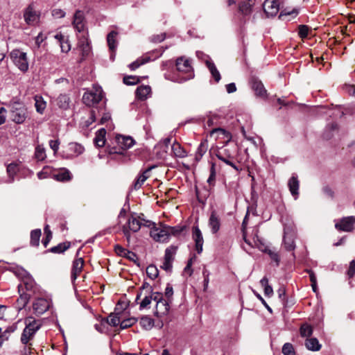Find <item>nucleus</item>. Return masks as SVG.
I'll list each match as a JSON object with an SVG mask.
<instances>
[{"mask_svg":"<svg viewBox=\"0 0 355 355\" xmlns=\"http://www.w3.org/2000/svg\"><path fill=\"white\" fill-rule=\"evenodd\" d=\"M282 353L284 355H295L293 346L289 343H286L283 345Z\"/></svg>","mask_w":355,"mask_h":355,"instance_id":"obj_53","label":"nucleus"},{"mask_svg":"<svg viewBox=\"0 0 355 355\" xmlns=\"http://www.w3.org/2000/svg\"><path fill=\"white\" fill-rule=\"evenodd\" d=\"M35 106L37 112L42 114L46 108V103L40 96H35Z\"/></svg>","mask_w":355,"mask_h":355,"instance_id":"obj_39","label":"nucleus"},{"mask_svg":"<svg viewBox=\"0 0 355 355\" xmlns=\"http://www.w3.org/2000/svg\"><path fill=\"white\" fill-rule=\"evenodd\" d=\"M175 248L171 247L165 250L164 260L170 262H173L174 259V254L175 253Z\"/></svg>","mask_w":355,"mask_h":355,"instance_id":"obj_52","label":"nucleus"},{"mask_svg":"<svg viewBox=\"0 0 355 355\" xmlns=\"http://www.w3.org/2000/svg\"><path fill=\"white\" fill-rule=\"evenodd\" d=\"M252 89L256 92L257 95L260 96H263L266 93V90L265 89L261 81L259 80H254L252 82Z\"/></svg>","mask_w":355,"mask_h":355,"instance_id":"obj_38","label":"nucleus"},{"mask_svg":"<svg viewBox=\"0 0 355 355\" xmlns=\"http://www.w3.org/2000/svg\"><path fill=\"white\" fill-rule=\"evenodd\" d=\"M255 3V0H247L243 1L239 5L240 11L244 15H248L251 12L252 8Z\"/></svg>","mask_w":355,"mask_h":355,"instance_id":"obj_31","label":"nucleus"},{"mask_svg":"<svg viewBox=\"0 0 355 355\" xmlns=\"http://www.w3.org/2000/svg\"><path fill=\"white\" fill-rule=\"evenodd\" d=\"M192 239L195 242L196 250L198 254L202 252L204 239L202 232L198 226H194L192 229Z\"/></svg>","mask_w":355,"mask_h":355,"instance_id":"obj_11","label":"nucleus"},{"mask_svg":"<svg viewBox=\"0 0 355 355\" xmlns=\"http://www.w3.org/2000/svg\"><path fill=\"white\" fill-rule=\"evenodd\" d=\"M288 186L292 196H295V199H296L298 196L299 190V181L297 178L294 175L292 176L288 180Z\"/></svg>","mask_w":355,"mask_h":355,"instance_id":"obj_24","label":"nucleus"},{"mask_svg":"<svg viewBox=\"0 0 355 355\" xmlns=\"http://www.w3.org/2000/svg\"><path fill=\"white\" fill-rule=\"evenodd\" d=\"M216 156L217 157L223 161V162H225L226 164L229 165V166H231L232 168H234L236 171H239V168L237 167V166L234 163L232 162L231 160H230L229 159L227 158H225L224 157L221 153L220 152H218L217 154H216Z\"/></svg>","mask_w":355,"mask_h":355,"instance_id":"obj_55","label":"nucleus"},{"mask_svg":"<svg viewBox=\"0 0 355 355\" xmlns=\"http://www.w3.org/2000/svg\"><path fill=\"white\" fill-rule=\"evenodd\" d=\"M263 6L268 16H275L279 12V4L276 0H266Z\"/></svg>","mask_w":355,"mask_h":355,"instance_id":"obj_13","label":"nucleus"},{"mask_svg":"<svg viewBox=\"0 0 355 355\" xmlns=\"http://www.w3.org/2000/svg\"><path fill=\"white\" fill-rule=\"evenodd\" d=\"M117 308L115 309V312L110 314L107 318V322L109 324L116 327L118 324H120V322L121 320V314L119 312H116Z\"/></svg>","mask_w":355,"mask_h":355,"instance_id":"obj_34","label":"nucleus"},{"mask_svg":"<svg viewBox=\"0 0 355 355\" xmlns=\"http://www.w3.org/2000/svg\"><path fill=\"white\" fill-rule=\"evenodd\" d=\"M155 166L148 167L140 174L133 184V189L138 190L141 187L145 181L149 178V173Z\"/></svg>","mask_w":355,"mask_h":355,"instance_id":"obj_19","label":"nucleus"},{"mask_svg":"<svg viewBox=\"0 0 355 355\" xmlns=\"http://www.w3.org/2000/svg\"><path fill=\"white\" fill-rule=\"evenodd\" d=\"M262 251L268 253L269 254V256L270 257V258L277 263V264L278 265L279 264V255L277 253L273 252L272 250L267 248L266 247L264 248V249H261Z\"/></svg>","mask_w":355,"mask_h":355,"instance_id":"obj_58","label":"nucleus"},{"mask_svg":"<svg viewBox=\"0 0 355 355\" xmlns=\"http://www.w3.org/2000/svg\"><path fill=\"white\" fill-rule=\"evenodd\" d=\"M56 105L62 110H67L69 107L70 98L67 94H60L55 100Z\"/></svg>","mask_w":355,"mask_h":355,"instance_id":"obj_25","label":"nucleus"},{"mask_svg":"<svg viewBox=\"0 0 355 355\" xmlns=\"http://www.w3.org/2000/svg\"><path fill=\"white\" fill-rule=\"evenodd\" d=\"M347 275L349 277H352L355 275V259L349 263Z\"/></svg>","mask_w":355,"mask_h":355,"instance_id":"obj_64","label":"nucleus"},{"mask_svg":"<svg viewBox=\"0 0 355 355\" xmlns=\"http://www.w3.org/2000/svg\"><path fill=\"white\" fill-rule=\"evenodd\" d=\"M35 334L36 333L34 332L33 329H30L29 327H25L21 334V342L25 345H28L31 346V344H28V343L33 338ZM30 349L31 347H28V349L29 350Z\"/></svg>","mask_w":355,"mask_h":355,"instance_id":"obj_21","label":"nucleus"},{"mask_svg":"<svg viewBox=\"0 0 355 355\" xmlns=\"http://www.w3.org/2000/svg\"><path fill=\"white\" fill-rule=\"evenodd\" d=\"M137 322L135 318H130L128 319H123L121 317V320L120 322V327L121 329H127L131 326H132Z\"/></svg>","mask_w":355,"mask_h":355,"instance_id":"obj_49","label":"nucleus"},{"mask_svg":"<svg viewBox=\"0 0 355 355\" xmlns=\"http://www.w3.org/2000/svg\"><path fill=\"white\" fill-rule=\"evenodd\" d=\"M40 236L41 230L40 229L33 230L31 233V244L33 246H38L40 243Z\"/></svg>","mask_w":355,"mask_h":355,"instance_id":"obj_45","label":"nucleus"},{"mask_svg":"<svg viewBox=\"0 0 355 355\" xmlns=\"http://www.w3.org/2000/svg\"><path fill=\"white\" fill-rule=\"evenodd\" d=\"M298 31L299 36L304 39L308 36L309 28L306 25H300Z\"/></svg>","mask_w":355,"mask_h":355,"instance_id":"obj_57","label":"nucleus"},{"mask_svg":"<svg viewBox=\"0 0 355 355\" xmlns=\"http://www.w3.org/2000/svg\"><path fill=\"white\" fill-rule=\"evenodd\" d=\"M212 234H216L220 227V218L216 211H212L208 221Z\"/></svg>","mask_w":355,"mask_h":355,"instance_id":"obj_14","label":"nucleus"},{"mask_svg":"<svg viewBox=\"0 0 355 355\" xmlns=\"http://www.w3.org/2000/svg\"><path fill=\"white\" fill-rule=\"evenodd\" d=\"M68 151L69 153L67 155V158H73L83 154L85 151V148L78 143L71 142L68 145Z\"/></svg>","mask_w":355,"mask_h":355,"instance_id":"obj_15","label":"nucleus"},{"mask_svg":"<svg viewBox=\"0 0 355 355\" xmlns=\"http://www.w3.org/2000/svg\"><path fill=\"white\" fill-rule=\"evenodd\" d=\"M114 249H115L116 253L118 255L124 257L128 259L129 260L136 263V261L137 260V257L135 253H134L131 251H129L120 245H116Z\"/></svg>","mask_w":355,"mask_h":355,"instance_id":"obj_17","label":"nucleus"},{"mask_svg":"<svg viewBox=\"0 0 355 355\" xmlns=\"http://www.w3.org/2000/svg\"><path fill=\"white\" fill-rule=\"evenodd\" d=\"M139 82V78L137 76H125L123 78V83L127 85H135Z\"/></svg>","mask_w":355,"mask_h":355,"instance_id":"obj_59","label":"nucleus"},{"mask_svg":"<svg viewBox=\"0 0 355 355\" xmlns=\"http://www.w3.org/2000/svg\"><path fill=\"white\" fill-rule=\"evenodd\" d=\"M176 67L179 72L185 74V76L182 78L181 81H186L193 77L192 67L189 60L184 59L182 57L178 58L176 60Z\"/></svg>","mask_w":355,"mask_h":355,"instance_id":"obj_6","label":"nucleus"},{"mask_svg":"<svg viewBox=\"0 0 355 355\" xmlns=\"http://www.w3.org/2000/svg\"><path fill=\"white\" fill-rule=\"evenodd\" d=\"M144 225L150 227V235L156 242L164 243L168 241V232L166 225H159L158 227L150 220H147Z\"/></svg>","mask_w":355,"mask_h":355,"instance_id":"obj_2","label":"nucleus"},{"mask_svg":"<svg viewBox=\"0 0 355 355\" xmlns=\"http://www.w3.org/2000/svg\"><path fill=\"white\" fill-rule=\"evenodd\" d=\"M6 52H7V46L6 45V43L4 42H0V62L4 59Z\"/></svg>","mask_w":355,"mask_h":355,"instance_id":"obj_61","label":"nucleus"},{"mask_svg":"<svg viewBox=\"0 0 355 355\" xmlns=\"http://www.w3.org/2000/svg\"><path fill=\"white\" fill-rule=\"evenodd\" d=\"M300 335L302 337H309L313 333V328L308 324H303L300 327Z\"/></svg>","mask_w":355,"mask_h":355,"instance_id":"obj_48","label":"nucleus"},{"mask_svg":"<svg viewBox=\"0 0 355 355\" xmlns=\"http://www.w3.org/2000/svg\"><path fill=\"white\" fill-rule=\"evenodd\" d=\"M151 93V87L149 85H141L136 90L137 97L141 100H146Z\"/></svg>","mask_w":355,"mask_h":355,"instance_id":"obj_22","label":"nucleus"},{"mask_svg":"<svg viewBox=\"0 0 355 355\" xmlns=\"http://www.w3.org/2000/svg\"><path fill=\"white\" fill-rule=\"evenodd\" d=\"M35 157L37 161H44L46 159V150L42 145H37L35 147Z\"/></svg>","mask_w":355,"mask_h":355,"instance_id":"obj_42","label":"nucleus"},{"mask_svg":"<svg viewBox=\"0 0 355 355\" xmlns=\"http://www.w3.org/2000/svg\"><path fill=\"white\" fill-rule=\"evenodd\" d=\"M155 292L152 293L150 295H146L144 298L141 300V302L139 303V309L141 310L148 308L152 300L155 301Z\"/></svg>","mask_w":355,"mask_h":355,"instance_id":"obj_44","label":"nucleus"},{"mask_svg":"<svg viewBox=\"0 0 355 355\" xmlns=\"http://www.w3.org/2000/svg\"><path fill=\"white\" fill-rule=\"evenodd\" d=\"M23 286V291L24 288L29 291H32L35 286V282L33 279L27 277L23 279V282L21 284Z\"/></svg>","mask_w":355,"mask_h":355,"instance_id":"obj_51","label":"nucleus"},{"mask_svg":"<svg viewBox=\"0 0 355 355\" xmlns=\"http://www.w3.org/2000/svg\"><path fill=\"white\" fill-rule=\"evenodd\" d=\"M103 89L100 86L94 85L92 89L85 92L83 101L87 106H93L98 103L103 98Z\"/></svg>","mask_w":355,"mask_h":355,"instance_id":"obj_4","label":"nucleus"},{"mask_svg":"<svg viewBox=\"0 0 355 355\" xmlns=\"http://www.w3.org/2000/svg\"><path fill=\"white\" fill-rule=\"evenodd\" d=\"M72 26L78 33H87L86 20L83 11L78 10L73 15Z\"/></svg>","mask_w":355,"mask_h":355,"instance_id":"obj_8","label":"nucleus"},{"mask_svg":"<svg viewBox=\"0 0 355 355\" xmlns=\"http://www.w3.org/2000/svg\"><path fill=\"white\" fill-rule=\"evenodd\" d=\"M71 172L66 168L61 169L57 174L54 175V178L58 181L66 182L71 180Z\"/></svg>","mask_w":355,"mask_h":355,"instance_id":"obj_30","label":"nucleus"},{"mask_svg":"<svg viewBox=\"0 0 355 355\" xmlns=\"http://www.w3.org/2000/svg\"><path fill=\"white\" fill-rule=\"evenodd\" d=\"M59 146L60 141L58 139L49 141V146L53 150L55 154L58 152L59 149Z\"/></svg>","mask_w":355,"mask_h":355,"instance_id":"obj_62","label":"nucleus"},{"mask_svg":"<svg viewBox=\"0 0 355 355\" xmlns=\"http://www.w3.org/2000/svg\"><path fill=\"white\" fill-rule=\"evenodd\" d=\"M206 65L209 69L210 73H211L215 80L218 82L220 80V74L216 69L215 64L211 60H206Z\"/></svg>","mask_w":355,"mask_h":355,"instance_id":"obj_37","label":"nucleus"},{"mask_svg":"<svg viewBox=\"0 0 355 355\" xmlns=\"http://www.w3.org/2000/svg\"><path fill=\"white\" fill-rule=\"evenodd\" d=\"M19 170V166L16 163H11L7 166V173L8 179L6 180L7 183H12L15 180V176L17 175Z\"/></svg>","mask_w":355,"mask_h":355,"instance_id":"obj_23","label":"nucleus"},{"mask_svg":"<svg viewBox=\"0 0 355 355\" xmlns=\"http://www.w3.org/2000/svg\"><path fill=\"white\" fill-rule=\"evenodd\" d=\"M284 245L286 250L288 251H291L295 248L293 236L288 235L286 232L284 236Z\"/></svg>","mask_w":355,"mask_h":355,"instance_id":"obj_41","label":"nucleus"},{"mask_svg":"<svg viewBox=\"0 0 355 355\" xmlns=\"http://www.w3.org/2000/svg\"><path fill=\"white\" fill-rule=\"evenodd\" d=\"M260 284L264 288V294L268 297H270L273 294L272 288L268 284V279L267 277H264L260 281Z\"/></svg>","mask_w":355,"mask_h":355,"instance_id":"obj_43","label":"nucleus"},{"mask_svg":"<svg viewBox=\"0 0 355 355\" xmlns=\"http://www.w3.org/2000/svg\"><path fill=\"white\" fill-rule=\"evenodd\" d=\"M355 224V217H344L336 223L335 227L338 231L349 232L354 230Z\"/></svg>","mask_w":355,"mask_h":355,"instance_id":"obj_10","label":"nucleus"},{"mask_svg":"<svg viewBox=\"0 0 355 355\" xmlns=\"http://www.w3.org/2000/svg\"><path fill=\"white\" fill-rule=\"evenodd\" d=\"M306 347L313 352H318L321 349L322 345L320 344L318 340L315 338H307L305 340Z\"/></svg>","mask_w":355,"mask_h":355,"instance_id":"obj_29","label":"nucleus"},{"mask_svg":"<svg viewBox=\"0 0 355 355\" xmlns=\"http://www.w3.org/2000/svg\"><path fill=\"white\" fill-rule=\"evenodd\" d=\"M9 56L13 64L23 73L28 70V60L26 53L19 49L11 51Z\"/></svg>","mask_w":355,"mask_h":355,"instance_id":"obj_3","label":"nucleus"},{"mask_svg":"<svg viewBox=\"0 0 355 355\" xmlns=\"http://www.w3.org/2000/svg\"><path fill=\"white\" fill-rule=\"evenodd\" d=\"M84 260L80 257L73 261L71 278L74 282L83 270Z\"/></svg>","mask_w":355,"mask_h":355,"instance_id":"obj_16","label":"nucleus"},{"mask_svg":"<svg viewBox=\"0 0 355 355\" xmlns=\"http://www.w3.org/2000/svg\"><path fill=\"white\" fill-rule=\"evenodd\" d=\"M18 291L19 293V297L17 299V302L18 304V308L21 309L25 307V306L28 302L30 295L26 293L24 291H23L22 284H19L18 286Z\"/></svg>","mask_w":355,"mask_h":355,"instance_id":"obj_18","label":"nucleus"},{"mask_svg":"<svg viewBox=\"0 0 355 355\" xmlns=\"http://www.w3.org/2000/svg\"><path fill=\"white\" fill-rule=\"evenodd\" d=\"M61 51L64 53H67L71 49V45L69 42L68 39H64L60 43Z\"/></svg>","mask_w":355,"mask_h":355,"instance_id":"obj_60","label":"nucleus"},{"mask_svg":"<svg viewBox=\"0 0 355 355\" xmlns=\"http://www.w3.org/2000/svg\"><path fill=\"white\" fill-rule=\"evenodd\" d=\"M171 150L173 155L176 157L184 158L187 155V151L184 150V148L182 147V146L178 142L176 141L173 143Z\"/></svg>","mask_w":355,"mask_h":355,"instance_id":"obj_26","label":"nucleus"},{"mask_svg":"<svg viewBox=\"0 0 355 355\" xmlns=\"http://www.w3.org/2000/svg\"><path fill=\"white\" fill-rule=\"evenodd\" d=\"M150 57L148 55H145L144 57L138 58L136 61L132 62L129 64V68L131 70H135L138 67H139L141 65L144 64L150 61Z\"/></svg>","mask_w":355,"mask_h":355,"instance_id":"obj_40","label":"nucleus"},{"mask_svg":"<svg viewBox=\"0 0 355 355\" xmlns=\"http://www.w3.org/2000/svg\"><path fill=\"white\" fill-rule=\"evenodd\" d=\"M207 148H208L207 140L204 139L200 142V144L197 149V151H196V159L197 161H199L202 157V156L207 152Z\"/></svg>","mask_w":355,"mask_h":355,"instance_id":"obj_36","label":"nucleus"},{"mask_svg":"<svg viewBox=\"0 0 355 355\" xmlns=\"http://www.w3.org/2000/svg\"><path fill=\"white\" fill-rule=\"evenodd\" d=\"M25 327H29L34 332H37L42 326V322L40 320H35L33 317H28L25 319Z\"/></svg>","mask_w":355,"mask_h":355,"instance_id":"obj_27","label":"nucleus"},{"mask_svg":"<svg viewBox=\"0 0 355 355\" xmlns=\"http://www.w3.org/2000/svg\"><path fill=\"white\" fill-rule=\"evenodd\" d=\"M40 17V12L37 10L33 4H30L24 12V19L28 25L36 24Z\"/></svg>","mask_w":355,"mask_h":355,"instance_id":"obj_9","label":"nucleus"},{"mask_svg":"<svg viewBox=\"0 0 355 355\" xmlns=\"http://www.w3.org/2000/svg\"><path fill=\"white\" fill-rule=\"evenodd\" d=\"M146 221L135 214H131L128 216L127 222L123 225L122 229L128 241L130 239V232H137L141 226H145L144 223Z\"/></svg>","mask_w":355,"mask_h":355,"instance_id":"obj_1","label":"nucleus"},{"mask_svg":"<svg viewBox=\"0 0 355 355\" xmlns=\"http://www.w3.org/2000/svg\"><path fill=\"white\" fill-rule=\"evenodd\" d=\"M70 247L69 243H62L50 249L53 253H62Z\"/></svg>","mask_w":355,"mask_h":355,"instance_id":"obj_47","label":"nucleus"},{"mask_svg":"<svg viewBox=\"0 0 355 355\" xmlns=\"http://www.w3.org/2000/svg\"><path fill=\"white\" fill-rule=\"evenodd\" d=\"M51 15L55 19L64 18L66 15V12L60 8H54L51 11Z\"/></svg>","mask_w":355,"mask_h":355,"instance_id":"obj_56","label":"nucleus"},{"mask_svg":"<svg viewBox=\"0 0 355 355\" xmlns=\"http://www.w3.org/2000/svg\"><path fill=\"white\" fill-rule=\"evenodd\" d=\"M116 142L122 149H128L135 144V141L131 137L119 135L116 137Z\"/></svg>","mask_w":355,"mask_h":355,"instance_id":"obj_20","label":"nucleus"},{"mask_svg":"<svg viewBox=\"0 0 355 355\" xmlns=\"http://www.w3.org/2000/svg\"><path fill=\"white\" fill-rule=\"evenodd\" d=\"M105 135L106 130L104 128H101L97 131L96 137L94 138V143L98 147H102L105 143Z\"/></svg>","mask_w":355,"mask_h":355,"instance_id":"obj_33","label":"nucleus"},{"mask_svg":"<svg viewBox=\"0 0 355 355\" xmlns=\"http://www.w3.org/2000/svg\"><path fill=\"white\" fill-rule=\"evenodd\" d=\"M166 227H167V230L168 232V238L171 235H174V236L178 235L183 231V227H180V226L171 227V226L166 225Z\"/></svg>","mask_w":355,"mask_h":355,"instance_id":"obj_54","label":"nucleus"},{"mask_svg":"<svg viewBox=\"0 0 355 355\" xmlns=\"http://www.w3.org/2000/svg\"><path fill=\"white\" fill-rule=\"evenodd\" d=\"M155 302H156L155 315L162 317L168 313L170 308L168 302L163 298V295L161 293L155 292Z\"/></svg>","mask_w":355,"mask_h":355,"instance_id":"obj_7","label":"nucleus"},{"mask_svg":"<svg viewBox=\"0 0 355 355\" xmlns=\"http://www.w3.org/2000/svg\"><path fill=\"white\" fill-rule=\"evenodd\" d=\"M141 326L145 329H150L154 326V320L148 316H144L141 318Z\"/></svg>","mask_w":355,"mask_h":355,"instance_id":"obj_46","label":"nucleus"},{"mask_svg":"<svg viewBox=\"0 0 355 355\" xmlns=\"http://www.w3.org/2000/svg\"><path fill=\"white\" fill-rule=\"evenodd\" d=\"M49 166L44 167L42 171H40L37 173L38 178L40 179V180H42V179H45V178H48V176H49Z\"/></svg>","mask_w":355,"mask_h":355,"instance_id":"obj_63","label":"nucleus"},{"mask_svg":"<svg viewBox=\"0 0 355 355\" xmlns=\"http://www.w3.org/2000/svg\"><path fill=\"white\" fill-rule=\"evenodd\" d=\"M27 109L23 104L17 102L11 104L10 116L15 123H23L27 118Z\"/></svg>","mask_w":355,"mask_h":355,"instance_id":"obj_5","label":"nucleus"},{"mask_svg":"<svg viewBox=\"0 0 355 355\" xmlns=\"http://www.w3.org/2000/svg\"><path fill=\"white\" fill-rule=\"evenodd\" d=\"M117 35H118L117 32L112 31L107 36V44L109 46L110 49L112 51H114L116 48L117 42H116V38Z\"/></svg>","mask_w":355,"mask_h":355,"instance_id":"obj_35","label":"nucleus"},{"mask_svg":"<svg viewBox=\"0 0 355 355\" xmlns=\"http://www.w3.org/2000/svg\"><path fill=\"white\" fill-rule=\"evenodd\" d=\"M50 307L49 302L44 298H38L33 302V308L34 312L37 315L45 313Z\"/></svg>","mask_w":355,"mask_h":355,"instance_id":"obj_12","label":"nucleus"},{"mask_svg":"<svg viewBox=\"0 0 355 355\" xmlns=\"http://www.w3.org/2000/svg\"><path fill=\"white\" fill-rule=\"evenodd\" d=\"M299 14L298 8H293L291 10L284 9L280 12L279 18L282 20H291Z\"/></svg>","mask_w":355,"mask_h":355,"instance_id":"obj_28","label":"nucleus"},{"mask_svg":"<svg viewBox=\"0 0 355 355\" xmlns=\"http://www.w3.org/2000/svg\"><path fill=\"white\" fill-rule=\"evenodd\" d=\"M214 135H216L215 138L216 139L218 138H222L226 139L227 141H229L230 139V135L224 129L220 128H214L210 132L211 137H213Z\"/></svg>","mask_w":355,"mask_h":355,"instance_id":"obj_32","label":"nucleus"},{"mask_svg":"<svg viewBox=\"0 0 355 355\" xmlns=\"http://www.w3.org/2000/svg\"><path fill=\"white\" fill-rule=\"evenodd\" d=\"M146 274L149 278L154 279L157 277L159 271L155 266L150 265L146 268Z\"/></svg>","mask_w":355,"mask_h":355,"instance_id":"obj_50","label":"nucleus"}]
</instances>
